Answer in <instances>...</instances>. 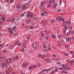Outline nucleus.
<instances>
[{
    "instance_id": "48",
    "label": "nucleus",
    "mask_w": 74,
    "mask_h": 74,
    "mask_svg": "<svg viewBox=\"0 0 74 74\" xmlns=\"http://www.w3.org/2000/svg\"><path fill=\"white\" fill-rule=\"evenodd\" d=\"M38 66H41V64H40V63H38Z\"/></svg>"
},
{
    "instance_id": "29",
    "label": "nucleus",
    "mask_w": 74,
    "mask_h": 74,
    "mask_svg": "<svg viewBox=\"0 0 74 74\" xmlns=\"http://www.w3.org/2000/svg\"><path fill=\"white\" fill-rule=\"evenodd\" d=\"M58 37L59 38H62V36L60 35H58Z\"/></svg>"
},
{
    "instance_id": "3",
    "label": "nucleus",
    "mask_w": 74,
    "mask_h": 74,
    "mask_svg": "<svg viewBox=\"0 0 74 74\" xmlns=\"http://www.w3.org/2000/svg\"><path fill=\"white\" fill-rule=\"evenodd\" d=\"M28 63H27L26 62H25L22 66V67L24 68H26V66L28 65Z\"/></svg>"
},
{
    "instance_id": "22",
    "label": "nucleus",
    "mask_w": 74,
    "mask_h": 74,
    "mask_svg": "<svg viewBox=\"0 0 74 74\" xmlns=\"http://www.w3.org/2000/svg\"><path fill=\"white\" fill-rule=\"evenodd\" d=\"M40 4L41 5H43L44 4V1H42L40 3Z\"/></svg>"
},
{
    "instance_id": "19",
    "label": "nucleus",
    "mask_w": 74,
    "mask_h": 74,
    "mask_svg": "<svg viewBox=\"0 0 74 74\" xmlns=\"http://www.w3.org/2000/svg\"><path fill=\"white\" fill-rule=\"evenodd\" d=\"M61 18L60 17H57L56 18V19L57 21H59L60 19Z\"/></svg>"
},
{
    "instance_id": "13",
    "label": "nucleus",
    "mask_w": 74,
    "mask_h": 74,
    "mask_svg": "<svg viewBox=\"0 0 74 74\" xmlns=\"http://www.w3.org/2000/svg\"><path fill=\"white\" fill-rule=\"evenodd\" d=\"M41 23L43 26H44L45 25V23L44 22V21L42 20L41 21Z\"/></svg>"
},
{
    "instance_id": "40",
    "label": "nucleus",
    "mask_w": 74,
    "mask_h": 74,
    "mask_svg": "<svg viewBox=\"0 0 74 74\" xmlns=\"http://www.w3.org/2000/svg\"><path fill=\"white\" fill-rule=\"evenodd\" d=\"M41 56V54H38V58H40V57Z\"/></svg>"
},
{
    "instance_id": "36",
    "label": "nucleus",
    "mask_w": 74,
    "mask_h": 74,
    "mask_svg": "<svg viewBox=\"0 0 74 74\" xmlns=\"http://www.w3.org/2000/svg\"><path fill=\"white\" fill-rule=\"evenodd\" d=\"M23 47H24V48L26 47V45H25V44H23Z\"/></svg>"
},
{
    "instance_id": "45",
    "label": "nucleus",
    "mask_w": 74,
    "mask_h": 74,
    "mask_svg": "<svg viewBox=\"0 0 74 74\" xmlns=\"http://www.w3.org/2000/svg\"><path fill=\"white\" fill-rule=\"evenodd\" d=\"M57 64H60V62H57Z\"/></svg>"
},
{
    "instance_id": "34",
    "label": "nucleus",
    "mask_w": 74,
    "mask_h": 74,
    "mask_svg": "<svg viewBox=\"0 0 74 74\" xmlns=\"http://www.w3.org/2000/svg\"><path fill=\"white\" fill-rule=\"evenodd\" d=\"M2 64L3 66H5V65L6 64V63H5V62H4Z\"/></svg>"
},
{
    "instance_id": "14",
    "label": "nucleus",
    "mask_w": 74,
    "mask_h": 74,
    "mask_svg": "<svg viewBox=\"0 0 74 74\" xmlns=\"http://www.w3.org/2000/svg\"><path fill=\"white\" fill-rule=\"evenodd\" d=\"M43 8H44V6H43V5H41L39 7V8L40 10H42L43 9Z\"/></svg>"
},
{
    "instance_id": "20",
    "label": "nucleus",
    "mask_w": 74,
    "mask_h": 74,
    "mask_svg": "<svg viewBox=\"0 0 74 74\" xmlns=\"http://www.w3.org/2000/svg\"><path fill=\"white\" fill-rule=\"evenodd\" d=\"M70 20L68 19L67 21V23L68 24V25H69L70 24Z\"/></svg>"
},
{
    "instance_id": "37",
    "label": "nucleus",
    "mask_w": 74,
    "mask_h": 74,
    "mask_svg": "<svg viewBox=\"0 0 74 74\" xmlns=\"http://www.w3.org/2000/svg\"><path fill=\"white\" fill-rule=\"evenodd\" d=\"M43 47L44 48H45L47 47V45H43Z\"/></svg>"
},
{
    "instance_id": "63",
    "label": "nucleus",
    "mask_w": 74,
    "mask_h": 74,
    "mask_svg": "<svg viewBox=\"0 0 74 74\" xmlns=\"http://www.w3.org/2000/svg\"><path fill=\"white\" fill-rule=\"evenodd\" d=\"M68 64H66V65H65V66L66 67H67V66H68Z\"/></svg>"
},
{
    "instance_id": "1",
    "label": "nucleus",
    "mask_w": 74,
    "mask_h": 74,
    "mask_svg": "<svg viewBox=\"0 0 74 74\" xmlns=\"http://www.w3.org/2000/svg\"><path fill=\"white\" fill-rule=\"evenodd\" d=\"M32 15L33 14L32 13L28 12L27 14V18L29 17V19H32V18H33Z\"/></svg>"
},
{
    "instance_id": "49",
    "label": "nucleus",
    "mask_w": 74,
    "mask_h": 74,
    "mask_svg": "<svg viewBox=\"0 0 74 74\" xmlns=\"http://www.w3.org/2000/svg\"><path fill=\"white\" fill-rule=\"evenodd\" d=\"M21 51L22 52H24V49L23 48L21 49Z\"/></svg>"
},
{
    "instance_id": "57",
    "label": "nucleus",
    "mask_w": 74,
    "mask_h": 74,
    "mask_svg": "<svg viewBox=\"0 0 74 74\" xmlns=\"http://www.w3.org/2000/svg\"><path fill=\"white\" fill-rule=\"evenodd\" d=\"M17 45L18 46H20V45H21V44L19 43H18L17 44Z\"/></svg>"
},
{
    "instance_id": "17",
    "label": "nucleus",
    "mask_w": 74,
    "mask_h": 74,
    "mask_svg": "<svg viewBox=\"0 0 74 74\" xmlns=\"http://www.w3.org/2000/svg\"><path fill=\"white\" fill-rule=\"evenodd\" d=\"M66 25V21H64L62 25V26H65Z\"/></svg>"
},
{
    "instance_id": "26",
    "label": "nucleus",
    "mask_w": 74,
    "mask_h": 74,
    "mask_svg": "<svg viewBox=\"0 0 74 74\" xmlns=\"http://www.w3.org/2000/svg\"><path fill=\"white\" fill-rule=\"evenodd\" d=\"M53 73H55V71H52L51 72L50 74H53Z\"/></svg>"
},
{
    "instance_id": "16",
    "label": "nucleus",
    "mask_w": 74,
    "mask_h": 74,
    "mask_svg": "<svg viewBox=\"0 0 74 74\" xmlns=\"http://www.w3.org/2000/svg\"><path fill=\"white\" fill-rule=\"evenodd\" d=\"M51 68H50L49 69H44V70L45 71H51Z\"/></svg>"
},
{
    "instance_id": "2",
    "label": "nucleus",
    "mask_w": 74,
    "mask_h": 74,
    "mask_svg": "<svg viewBox=\"0 0 74 74\" xmlns=\"http://www.w3.org/2000/svg\"><path fill=\"white\" fill-rule=\"evenodd\" d=\"M8 30L10 34H13V30H12V29L11 28H9Z\"/></svg>"
},
{
    "instance_id": "52",
    "label": "nucleus",
    "mask_w": 74,
    "mask_h": 74,
    "mask_svg": "<svg viewBox=\"0 0 74 74\" xmlns=\"http://www.w3.org/2000/svg\"><path fill=\"white\" fill-rule=\"evenodd\" d=\"M9 49H11V46H10L9 47Z\"/></svg>"
},
{
    "instance_id": "31",
    "label": "nucleus",
    "mask_w": 74,
    "mask_h": 74,
    "mask_svg": "<svg viewBox=\"0 0 74 74\" xmlns=\"http://www.w3.org/2000/svg\"><path fill=\"white\" fill-rule=\"evenodd\" d=\"M13 30H15L16 29V26H14L13 27Z\"/></svg>"
},
{
    "instance_id": "61",
    "label": "nucleus",
    "mask_w": 74,
    "mask_h": 74,
    "mask_svg": "<svg viewBox=\"0 0 74 74\" xmlns=\"http://www.w3.org/2000/svg\"><path fill=\"white\" fill-rule=\"evenodd\" d=\"M23 15H24V14H21V16H22V17L23 16Z\"/></svg>"
},
{
    "instance_id": "18",
    "label": "nucleus",
    "mask_w": 74,
    "mask_h": 74,
    "mask_svg": "<svg viewBox=\"0 0 74 74\" xmlns=\"http://www.w3.org/2000/svg\"><path fill=\"white\" fill-rule=\"evenodd\" d=\"M16 6V7H18V9H20V8H21V7H20V6H19V4H17Z\"/></svg>"
},
{
    "instance_id": "28",
    "label": "nucleus",
    "mask_w": 74,
    "mask_h": 74,
    "mask_svg": "<svg viewBox=\"0 0 74 74\" xmlns=\"http://www.w3.org/2000/svg\"><path fill=\"white\" fill-rule=\"evenodd\" d=\"M15 20V19L14 18H13L11 20L12 22H14Z\"/></svg>"
},
{
    "instance_id": "8",
    "label": "nucleus",
    "mask_w": 74,
    "mask_h": 74,
    "mask_svg": "<svg viewBox=\"0 0 74 74\" xmlns=\"http://www.w3.org/2000/svg\"><path fill=\"white\" fill-rule=\"evenodd\" d=\"M33 69H36L38 67V66H37L36 65H32Z\"/></svg>"
},
{
    "instance_id": "46",
    "label": "nucleus",
    "mask_w": 74,
    "mask_h": 74,
    "mask_svg": "<svg viewBox=\"0 0 74 74\" xmlns=\"http://www.w3.org/2000/svg\"><path fill=\"white\" fill-rule=\"evenodd\" d=\"M14 0H10V3H11Z\"/></svg>"
},
{
    "instance_id": "24",
    "label": "nucleus",
    "mask_w": 74,
    "mask_h": 74,
    "mask_svg": "<svg viewBox=\"0 0 74 74\" xmlns=\"http://www.w3.org/2000/svg\"><path fill=\"white\" fill-rule=\"evenodd\" d=\"M18 42H19V40H17L16 41L15 43V45H17L18 43Z\"/></svg>"
},
{
    "instance_id": "25",
    "label": "nucleus",
    "mask_w": 74,
    "mask_h": 74,
    "mask_svg": "<svg viewBox=\"0 0 74 74\" xmlns=\"http://www.w3.org/2000/svg\"><path fill=\"white\" fill-rule=\"evenodd\" d=\"M69 63L70 65H71V66H73V62H71L70 61H69Z\"/></svg>"
},
{
    "instance_id": "39",
    "label": "nucleus",
    "mask_w": 74,
    "mask_h": 74,
    "mask_svg": "<svg viewBox=\"0 0 74 74\" xmlns=\"http://www.w3.org/2000/svg\"><path fill=\"white\" fill-rule=\"evenodd\" d=\"M71 62L73 63V62H74V60H72L71 61H70Z\"/></svg>"
},
{
    "instance_id": "27",
    "label": "nucleus",
    "mask_w": 74,
    "mask_h": 74,
    "mask_svg": "<svg viewBox=\"0 0 74 74\" xmlns=\"http://www.w3.org/2000/svg\"><path fill=\"white\" fill-rule=\"evenodd\" d=\"M51 36L53 38H56V37L55 35H52Z\"/></svg>"
},
{
    "instance_id": "47",
    "label": "nucleus",
    "mask_w": 74,
    "mask_h": 74,
    "mask_svg": "<svg viewBox=\"0 0 74 74\" xmlns=\"http://www.w3.org/2000/svg\"><path fill=\"white\" fill-rule=\"evenodd\" d=\"M70 32H69L67 33V35H69L70 34Z\"/></svg>"
},
{
    "instance_id": "44",
    "label": "nucleus",
    "mask_w": 74,
    "mask_h": 74,
    "mask_svg": "<svg viewBox=\"0 0 74 74\" xmlns=\"http://www.w3.org/2000/svg\"><path fill=\"white\" fill-rule=\"evenodd\" d=\"M59 70H62V69H63V68H61L60 67H59Z\"/></svg>"
},
{
    "instance_id": "53",
    "label": "nucleus",
    "mask_w": 74,
    "mask_h": 74,
    "mask_svg": "<svg viewBox=\"0 0 74 74\" xmlns=\"http://www.w3.org/2000/svg\"><path fill=\"white\" fill-rule=\"evenodd\" d=\"M52 48H53V49L55 50L56 49V48H55V47H53V46H52Z\"/></svg>"
},
{
    "instance_id": "32",
    "label": "nucleus",
    "mask_w": 74,
    "mask_h": 74,
    "mask_svg": "<svg viewBox=\"0 0 74 74\" xmlns=\"http://www.w3.org/2000/svg\"><path fill=\"white\" fill-rule=\"evenodd\" d=\"M44 15L45 16L47 15L48 14V13H47L45 12H44Z\"/></svg>"
},
{
    "instance_id": "54",
    "label": "nucleus",
    "mask_w": 74,
    "mask_h": 74,
    "mask_svg": "<svg viewBox=\"0 0 74 74\" xmlns=\"http://www.w3.org/2000/svg\"><path fill=\"white\" fill-rule=\"evenodd\" d=\"M53 58H55V57H56V55L53 54Z\"/></svg>"
},
{
    "instance_id": "4",
    "label": "nucleus",
    "mask_w": 74,
    "mask_h": 74,
    "mask_svg": "<svg viewBox=\"0 0 74 74\" xmlns=\"http://www.w3.org/2000/svg\"><path fill=\"white\" fill-rule=\"evenodd\" d=\"M2 19L3 22H5V17L4 16H2Z\"/></svg>"
},
{
    "instance_id": "38",
    "label": "nucleus",
    "mask_w": 74,
    "mask_h": 74,
    "mask_svg": "<svg viewBox=\"0 0 74 74\" xmlns=\"http://www.w3.org/2000/svg\"><path fill=\"white\" fill-rule=\"evenodd\" d=\"M70 52L71 54H73L74 53V52L73 51H71Z\"/></svg>"
},
{
    "instance_id": "50",
    "label": "nucleus",
    "mask_w": 74,
    "mask_h": 74,
    "mask_svg": "<svg viewBox=\"0 0 74 74\" xmlns=\"http://www.w3.org/2000/svg\"><path fill=\"white\" fill-rule=\"evenodd\" d=\"M54 21H54V20H52L51 21V23H53V22H54Z\"/></svg>"
},
{
    "instance_id": "11",
    "label": "nucleus",
    "mask_w": 74,
    "mask_h": 74,
    "mask_svg": "<svg viewBox=\"0 0 74 74\" xmlns=\"http://www.w3.org/2000/svg\"><path fill=\"white\" fill-rule=\"evenodd\" d=\"M0 60H1V61H4L5 60V58H2L0 57Z\"/></svg>"
},
{
    "instance_id": "59",
    "label": "nucleus",
    "mask_w": 74,
    "mask_h": 74,
    "mask_svg": "<svg viewBox=\"0 0 74 74\" xmlns=\"http://www.w3.org/2000/svg\"><path fill=\"white\" fill-rule=\"evenodd\" d=\"M5 73L6 74H9V73H8V71H6L5 72Z\"/></svg>"
},
{
    "instance_id": "35",
    "label": "nucleus",
    "mask_w": 74,
    "mask_h": 74,
    "mask_svg": "<svg viewBox=\"0 0 74 74\" xmlns=\"http://www.w3.org/2000/svg\"><path fill=\"white\" fill-rule=\"evenodd\" d=\"M50 5H51V3H49L48 5H47V8H49V7H50Z\"/></svg>"
},
{
    "instance_id": "30",
    "label": "nucleus",
    "mask_w": 74,
    "mask_h": 74,
    "mask_svg": "<svg viewBox=\"0 0 74 74\" xmlns=\"http://www.w3.org/2000/svg\"><path fill=\"white\" fill-rule=\"evenodd\" d=\"M3 47V44H0V49H1Z\"/></svg>"
},
{
    "instance_id": "55",
    "label": "nucleus",
    "mask_w": 74,
    "mask_h": 74,
    "mask_svg": "<svg viewBox=\"0 0 74 74\" xmlns=\"http://www.w3.org/2000/svg\"><path fill=\"white\" fill-rule=\"evenodd\" d=\"M55 1V0H53V1L52 2V4H54V3Z\"/></svg>"
},
{
    "instance_id": "51",
    "label": "nucleus",
    "mask_w": 74,
    "mask_h": 74,
    "mask_svg": "<svg viewBox=\"0 0 74 74\" xmlns=\"http://www.w3.org/2000/svg\"><path fill=\"white\" fill-rule=\"evenodd\" d=\"M61 21H64V18H62V19H61Z\"/></svg>"
},
{
    "instance_id": "41",
    "label": "nucleus",
    "mask_w": 74,
    "mask_h": 74,
    "mask_svg": "<svg viewBox=\"0 0 74 74\" xmlns=\"http://www.w3.org/2000/svg\"><path fill=\"white\" fill-rule=\"evenodd\" d=\"M41 58H42V59H44V56H41Z\"/></svg>"
},
{
    "instance_id": "12",
    "label": "nucleus",
    "mask_w": 74,
    "mask_h": 74,
    "mask_svg": "<svg viewBox=\"0 0 74 74\" xmlns=\"http://www.w3.org/2000/svg\"><path fill=\"white\" fill-rule=\"evenodd\" d=\"M46 62H48V63H49V62L51 61L50 59H49V58H46Z\"/></svg>"
},
{
    "instance_id": "42",
    "label": "nucleus",
    "mask_w": 74,
    "mask_h": 74,
    "mask_svg": "<svg viewBox=\"0 0 74 74\" xmlns=\"http://www.w3.org/2000/svg\"><path fill=\"white\" fill-rule=\"evenodd\" d=\"M30 29H34V27H31V26L30 27Z\"/></svg>"
},
{
    "instance_id": "21",
    "label": "nucleus",
    "mask_w": 74,
    "mask_h": 74,
    "mask_svg": "<svg viewBox=\"0 0 74 74\" xmlns=\"http://www.w3.org/2000/svg\"><path fill=\"white\" fill-rule=\"evenodd\" d=\"M41 33L42 37H43V36H44V34H43V31L41 30Z\"/></svg>"
},
{
    "instance_id": "60",
    "label": "nucleus",
    "mask_w": 74,
    "mask_h": 74,
    "mask_svg": "<svg viewBox=\"0 0 74 74\" xmlns=\"http://www.w3.org/2000/svg\"><path fill=\"white\" fill-rule=\"evenodd\" d=\"M27 39H30V37L29 36H28L27 37Z\"/></svg>"
},
{
    "instance_id": "43",
    "label": "nucleus",
    "mask_w": 74,
    "mask_h": 74,
    "mask_svg": "<svg viewBox=\"0 0 74 74\" xmlns=\"http://www.w3.org/2000/svg\"><path fill=\"white\" fill-rule=\"evenodd\" d=\"M59 2L60 4H62V0H60Z\"/></svg>"
},
{
    "instance_id": "10",
    "label": "nucleus",
    "mask_w": 74,
    "mask_h": 74,
    "mask_svg": "<svg viewBox=\"0 0 74 74\" xmlns=\"http://www.w3.org/2000/svg\"><path fill=\"white\" fill-rule=\"evenodd\" d=\"M26 7V4H24L22 6V9H25V8Z\"/></svg>"
},
{
    "instance_id": "64",
    "label": "nucleus",
    "mask_w": 74,
    "mask_h": 74,
    "mask_svg": "<svg viewBox=\"0 0 74 74\" xmlns=\"http://www.w3.org/2000/svg\"><path fill=\"white\" fill-rule=\"evenodd\" d=\"M41 15H42V16H43V15H44V14L43 13H41Z\"/></svg>"
},
{
    "instance_id": "56",
    "label": "nucleus",
    "mask_w": 74,
    "mask_h": 74,
    "mask_svg": "<svg viewBox=\"0 0 74 74\" xmlns=\"http://www.w3.org/2000/svg\"><path fill=\"white\" fill-rule=\"evenodd\" d=\"M58 43L59 45H62V44H60V43L59 42H58Z\"/></svg>"
},
{
    "instance_id": "7",
    "label": "nucleus",
    "mask_w": 74,
    "mask_h": 74,
    "mask_svg": "<svg viewBox=\"0 0 74 74\" xmlns=\"http://www.w3.org/2000/svg\"><path fill=\"white\" fill-rule=\"evenodd\" d=\"M71 40V38L69 37L68 38V40L66 39V42H69V41H70Z\"/></svg>"
},
{
    "instance_id": "23",
    "label": "nucleus",
    "mask_w": 74,
    "mask_h": 74,
    "mask_svg": "<svg viewBox=\"0 0 74 74\" xmlns=\"http://www.w3.org/2000/svg\"><path fill=\"white\" fill-rule=\"evenodd\" d=\"M53 7L54 8H56V7L57 6V4H55L54 5H53Z\"/></svg>"
},
{
    "instance_id": "58",
    "label": "nucleus",
    "mask_w": 74,
    "mask_h": 74,
    "mask_svg": "<svg viewBox=\"0 0 74 74\" xmlns=\"http://www.w3.org/2000/svg\"><path fill=\"white\" fill-rule=\"evenodd\" d=\"M52 0H50L49 1V3L50 4H51V3H52Z\"/></svg>"
},
{
    "instance_id": "62",
    "label": "nucleus",
    "mask_w": 74,
    "mask_h": 74,
    "mask_svg": "<svg viewBox=\"0 0 74 74\" xmlns=\"http://www.w3.org/2000/svg\"><path fill=\"white\" fill-rule=\"evenodd\" d=\"M47 31H48V30L47 29H46L45 31V33H47Z\"/></svg>"
},
{
    "instance_id": "5",
    "label": "nucleus",
    "mask_w": 74,
    "mask_h": 74,
    "mask_svg": "<svg viewBox=\"0 0 74 74\" xmlns=\"http://www.w3.org/2000/svg\"><path fill=\"white\" fill-rule=\"evenodd\" d=\"M36 42L34 43L32 45V47L33 48H35V47H36Z\"/></svg>"
},
{
    "instance_id": "6",
    "label": "nucleus",
    "mask_w": 74,
    "mask_h": 74,
    "mask_svg": "<svg viewBox=\"0 0 74 74\" xmlns=\"http://www.w3.org/2000/svg\"><path fill=\"white\" fill-rule=\"evenodd\" d=\"M10 62H11V58H9L6 60V62L7 63H9Z\"/></svg>"
},
{
    "instance_id": "33",
    "label": "nucleus",
    "mask_w": 74,
    "mask_h": 74,
    "mask_svg": "<svg viewBox=\"0 0 74 74\" xmlns=\"http://www.w3.org/2000/svg\"><path fill=\"white\" fill-rule=\"evenodd\" d=\"M66 69L67 70H70V68L69 67H66Z\"/></svg>"
},
{
    "instance_id": "9",
    "label": "nucleus",
    "mask_w": 74,
    "mask_h": 74,
    "mask_svg": "<svg viewBox=\"0 0 74 74\" xmlns=\"http://www.w3.org/2000/svg\"><path fill=\"white\" fill-rule=\"evenodd\" d=\"M55 73H56L57 72H58V67H56L55 68V70L54 71Z\"/></svg>"
},
{
    "instance_id": "15",
    "label": "nucleus",
    "mask_w": 74,
    "mask_h": 74,
    "mask_svg": "<svg viewBox=\"0 0 74 74\" xmlns=\"http://www.w3.org/2000/svg\"><path fill=\"white\" fill-rule=\"evenodd\" d=\"M28 69L30 70H33V66H30L29 67Z\"/></svg>"
}]
</instances>
